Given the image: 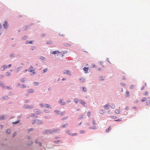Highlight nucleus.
Returning a JSON list of instances; mask_svg holds the SVG:
<instances>
[{"label": "nucleus", "instance_id": "obj_1", "mask_svg": "<svg viewBox=\"0 0 150 150\" xmlns=\"http://www.w3.org/2000/svg\"><path fill=\"white\" fill-rule=\"evenodd\" d=\"M42 123V122L41 120L35 119L34 120L33 122V124L40 125Z\"/></svg>", "mask_w": 150, "mask_h": 150}, {"label": "nucleus", "instance_id": "obj_2", "mask_svg": "<svg viewBox=\"0 0 150 150\" xmlns=\"http://www.w3.org/2000/svg\"><path fill=\"white\" fill-rule=\"evenodd\" d=\"M60 129L56 128L54 129L53 130H52V134H53L55 133H58L59 132Z\"/></svg>", "mask_w": 150, "mask_h": 150}, {"label": "nucleus", "instance_id": "obj_3", "mask_svg": "<svg viewBox=\"0 0 150 150\" xmlns=\"http://www.w3.org/2000/svg\"><path fill=\"white\" fill-rule=\"evenodd\" d=\"M67 132L68 134L69 135L72 136L76 135L77 134V133H72L71 131L69 130H67Z\"/></svg>", "mask_w": 150, "mask_h": 150}, {"label": "nucleus", "instance_id": "obj_4", "mask_svg": "<svg viewBox=\"0 0 150 150\" xmlns=\"http://www.w3.org/2000/svg\"><path fill=\"white\" fill-rule=\"evenodd\" d=\"M52 130H46L45 131V133L47 134H52Z\"/></svg>", "mask_w": 150, "mask_h": 150}, {"label": "nucleus", "instance_id": "obj_5", "mask_svg": "<svg viewBox=\"0 0 150 150\" xmlns=\"http://www.w3.org/2000/svg\"><path fill=\"white\" fill-rule=\"evenodd\" d=\"M3 25L5 28L6 29L7 28L8 25L7 22L6 21H5Z\"/></svg>", "mask_w": 150, "mask_h": 150}, {"label": "nucleus", "instance_id": "obj_6", "mask_svg": "<svg viewBox=\"0 0 150 150\" xmlns=\"http://www.w3.org/2000/svg\"><path fill=\"white\" fill-rule=\"evenodd\" d=\"M34 112L36 113V114H40V110L38 109L35 110H34Z\"/></svg>", "mask_w": 150, "mask_h": 150}, {"label": "nucleus", "instance_id": "obj_7", "mask_svg": "<svg viewBox=\"0 0 150 150\" xmlns=\"http://www.w3.org/2000/svg\"><path fill=\"white\" fill-rule=\"evenodd\" d=\"M35 69H33V66H31L30 67V68L29 69V72H32L33 71H34Z\"/></svg>", "mask_w": 150, "mask_h": 150}, {"label": "nucleus", "instance_id": "obj_8", "mask_svg": "<svg viewBox=\"0 0 150 150\" xmlns=\"http://www.w3.org/2000/svg\"><path fill=\"white\" fill-rule=\"evenodd\" d=\"M27 92L28 93H32L34 92V90L32 89H29L28 90Z\"/></svg>", "mask_w": 150, "mask_h": 150}, {"label": "nucleus", "instance_id": "obj_9", "mask_svg": "<svg viewBox=\"0 0 150 150\" xmlns=\"http://www.w3.org/2000/svg\"><path fill=\"white\" fill-rule=\"evenodd\" d=\"M64 74H68L69 75H71L70 72L69 70H67L66 71H64Z\"/></svg>", "mask_w": 150, "mask_h": 150}, {"label": "nucleus", "instance_id": "obj_10", "mask_svg": "<svg viewBox=\"0 0 150 150\" xmlns=\"http://www.w3.org/2000/svg\"><path fill=\"white\" fill-rule=\"evenodd\" d=\"M109 104H108L104 106V108L105 109H106V110H108L109 109Z\"/></svg>", "mask_w": 150, "mask_h": 150}, {"label": "nucleus", "instance_id": "obj_11", "mask_svg": "<svg viewBox=\"0 0 150 150\" xmlns=\"http://www.w3.org/2000/svg\"><path fill=\"white\" fill-rule=\"evenodd\" d=\"M60 52H59L58 51H54L52 53V54H58V53Z\"/></svg>", "mask_w": 150, "mask_h": 150}, {"label": "nucleus", "instance_id": "obj_12", "mask_svg": "<svg viewBox=\"0 0 150 150\" xmlns=\"http://www.w3.org/2000/svg\"><path fill=\"white\" fill-rule=\"evenodd\" d=\"M120 110L119 109H117L115 110V112L116 114H119L120 113Z\"/></svg>", "mask_w": 150, "mask_h": 150}, {"label": "nucleus", "instance_id": "obj_13", "mask_svg": "<svg viewBox=\"0 0 150 150\" xmlns=\"http://www.w3.org/2000/svg\"><path fill=\"white\" fill-rule=\"evenodd\" d=\"M0 86L4 88H5V86L4 84L1 82H0Z\"/></svg>", "mask_w": 150, "mask_h": 150}, {"label": "nucleus", "instance_id": "obj_14", "mask_svg": "<svg viewBox=\"0 0 150 150\" xmlns=\"http://www.w3.org/2000/svg\"><path fill=\"white\" fill-rule=\"evenodd\" d=\"M8 67H7V66H6V65H4L3 66V67H1V69H2V70H4V69H6V68H7Z\"/></svg>", "mask_w": 150, "mask_h": 150}, {"label": "nucleus", "instance_id": "obj_15", "mask_svg": "<svg viewBox=\"0 0 150 150\" xmlns=\"http://www.w3.org/2000/svg\"><path fill=\"white\" fill-rule=\"evenodd\" d=\"M22 67H20L17 68L16 69V71L17 72H18L21 69H22Z\"/></svg>", "mask_w": 150, "mask_h": 150}, {"label": "nucleus", "instance_id": "obj_16", "mask_svg": "<svg viewBox=\"0 0 150 150\" xmlns=\"http://www.w3.org/2000/svg\"><path fill=\"white\" fill-rule=\"evenodd\" d=\"M129 96V92L128 91H126V93L125 96L126 97H128Z\"/></svg>", "mask_w": 150, "mask_h": 150}, {"label": "nucleus", "instance_id": "obj_17", "mask_svg": "<svg viewBox=\"0 0 150 150\" xmlns=\"http://www.w3.org/2000/svg\"><path fill=\"white\" fill-rule=\"evenodd\" d=\"M33 41H30V42L29 41H27L26 42V44H32L33 43Z\"/></svg>", "mask_w": 150, "mask_h": 150}, {"label": "nucleus", "instance_id": "obj_18", "mask_svg": "<svg viewBox=\"0 0 150 150\" xmlns=\"http://www.w3.org/2000/svg\"><path fill=\"white\" fill-rule=\"evenodd\" d=\"M146 98L145 97L143 98L142 99H141V101L142 102H144L146 101Z\"/></svg>", "mask_w": 150, "mask_h": 150}, {"label": "nucleus", "instance_id": "obj_19", "mask_svg": "<svg viewBox=\"0 0 150 150\" xmlns=\"http://www.w3.org/2000/svg\"><path fill=\"white\" fill-rule=\"evenodd\" d=\"M88 68L87 67H84L83 68V70L86 72L87 71H88Z\"/></svg>", "mask_w": 150, "mask_h": 150}, {"label": "nucleus", "instance_id": "obj_20", "mask_svg": "<svg viewBox=\"0 0 150 150\" xmlns=\"http://www.w3.org/2000/svg\"><path fill=\"white\" fill-rule=\"evenodd\" d=\"M100 113L102 114H103L104 113V110H100Z\"/></svg>", "mask_w": 150, "mask_h": 150}, {"label": "nucleus", "instance_id": "obj_21", "mask_svg": "<svg viewBox=\"0 0 150 150\" xmlns=\"http://www.w3.org/2000/svg\"><path fill=\"white\" fill-rule=\"evenodd\" d=\"M111 129L110 127V126L108 129H106V132H108Z\"/></svg>", "mask_w": 150, "mask_h": 150}, {"label": "nucleus", "instance_id": "obj_22", "mask_svg": "<svg viewBox=\"0 0 150 150\" xmlns=\"http://www.w3.org/2000/svg\"><path fill=\"white\" fill-rule=\"evenodd\" d=\"M19 123V121L18 120V121H16V122H13V125H15V124H18V123Z\"/></svg>", "mask_w": 150, "mask_h": 150}, {"label": "nucleus", "instance_id": "obj_23", "mask_svg": "<svg viewBox=\"0 0 150 150\" xmlns=\"http://www.w3.org/2000/svg\"><path fill=\"white\" fill-rule=\"evenodd\" d=\"M5 117L4 115H2L0 117V120H4L5 119Z\"/></svg>", "mask_w": 150, "mask_h": 150}, {"label": "nucleus", "instance_id": "obj_24", "mask_svg": "<svg viewBox=\"0 0 150 150\" xmlns=\"http://www.w3.org/2000/svg\"><path fill=\"white\" fill-rule=\"evenodd\" d=\"M59 103H61V105H64L65 104V103H62V100H60Z\"/></svg>", "mask_w": 150, "mask_h": 150}, {"label": "nucleus", "instance_id": "obj_25", "mask_svg": "<svg viewBox=\"0 0 150 150\" xmlns=\"http://www.w3.org/2000/svg\"><path fill=\"white\" fill-rule=\"evenodd\" d=\"M146 104L147 105H150V101L148 100L146 102Z\"/></svg>", "mask_w": 150, "mask_h": 150}, {"label": "nucleus", "instance_id": "obj_26", "mask_svg": "<svg viewBox=\"0 0 150 150\" xmlns=\"http://www.w3.org/2000/svg\"><path fill=\"white\" fill-rule=\"evenodd\" d=\"M111 107L112 108H114L115 107V105L114 104H112L111 105Z\"/></svg>", "mask_w": 150, "mask_h": 150}, {"label": "nucleus", "instance_id": "obj_27", "mask_svg": "<svg viewBox=\"0 0 150 150\" xmlns=\"http://www.w3.org/2000/svg\"><path fill=\"white\" fill-rule=\"evenodd\" d=\"M67 124H66L64 125H63L61 126V127H62V128L65 127H66L67 126Z\"/></svg>", "mask_w": 150, "mask_h": 150}, {"label": "nucleus", "instance_id": "obj_28", "mask_svg": "<svg viewBox=\"0 0 150 150\" xmlns=\"http://www.w3.org/2000/svg\"><path fill=\"white\" fill-rule=\"evenodd\" d=\"M6 132L8 134H9L11 133L10 130L9 129H8L7 131Z\"/></svg>", "mask_w": 150, "mask_h": 150}, {"label": "nucleus", "instance_id": "obj_29", "mask_svg": "<svg viewBox=\"0 0 150 150\" xmlns=\"http://www.w3.org/2000/svg\"><path fill=\"white\" fill-rule=\"evenodd\" d=\"M38 84H39L37 82L35 81L33 82V84L35 85H38Z\"/></svg>", "mask_w": 150, "mask_h": 150}, {"label": "nucleus", "instance_id": "obj_30", "mask_svg": "<svg viewBox=\"0 0 150 150\" xmlns=\"http://www.w3.org/2000/svg\"><path fill=\"white\" fill-rule=\"evenodd\" d=\"M93 125H96L95 120H93Z\"/></svg>", "mask_w": 150, "mask_h": 150}, {"label": "nucleus", "instance_id": "obj_31", "mask_svg": "<svg viewBox=\"0 0 150 150\" xmlns=\"http://www.w3.org/2000/svg\"><path fill=\"white\" fill-rule=\"evenodd\" d=\"M50 105L48 104H46L45 105V107L46 108H49V107Z\"/></svg>", "mask_w": 150, "mask_h": 150}, {"label": "nucleus", "instance_id": "obj_32", "mask_svg": "<svg viewBox=\"0 0 150 150\" xmlns=\"http://www.w3.org/2000/svg\"><path fill=\"white\" fill-rule=\"evenodd\" d=\"M90 114H91V112H90L88 111L87 112V115L88 116V117H89L90 116Z\"/></svg>", "mask_w": 150, "mask_h": 150}, {"label": "nucleus", "instance_id": "obj_33", "mask_svg": "<svg viewBox=\"0 0 150 150\" xmlns=\"http://www.w3.org/2000/svg\"><path fill=\"white\" fill-rule=\"evenodd\" d=\"M33 128L30 129H28V131L29 132H30L31 131H33Z\"/></svg>", "mask_w": 150, "mask_h": 150}, {"label": "nucleus", "instance_id": "obj_34", "mask_svg": "<svg viewBox=\"0 0 150 150\" xmlns=\"http://www.w3.org/2000/svg\"><path fill=\"white\" fill-rule=\"evenodd\" d=\"M10 75L11 74L9 72H6V75L7 76H8Z\"/></svg>", "mask_w": 150, "mask_h": 150}, {"label": "nucleus", "instance_id": "obj_35", "mask_svg": "<svg viewBox=\"0 0 150 150\" xmlns=\"http://www.w3.org/2000/svg\"><path fill=\"white\" fill-rule=\"evenodd\" d=\"M25 81V78H23V79L21 80V81L22 82L24 83Z\"/></svg>", "mask_w": 150, "mask_h": 150}, {"label": "nucleus", "instance_id": "obj_36", "mask_svg": "<svg viewBox=\"0 0 150 150\" xmlns=\"http://www.w3.org/2000/svg\"><path fill=\"white\" fill-rule=\"evenodd\" d=\"M83 89L84 91H86V88L84 87H83Z\"/></svg>", "mask_w": 150, "mask_h": 150}, {"label": "nucleus", "instance_id": "obj_37", "mask_svg": "<svg viewBox=\"0 0 150 150\" xmlns=\"http://www.w3.org/2000/svg\"><path fill=\"white\" fill-rule=\"evenodd\" d=\"M81 103L82 104H83V105H84L85 104V103L83 101H81Z\"/></svg>", "mask_w": 150, "mask_h": 150}, {"label": "nucleus", "instance_id": "obj_38", "mask_svg": "<svg viewBox=\"0 0 150 150\" xmlns=\"http://www.w3.org/2000/svg\"><path fill=\"white\" fill-rule=\"evenodd\" d=\"M110 117L114 119H116V118H117V117L116 116H111Z\"/></svg>", "mask_w": 150, "mask_h": 150}, {"label": "nucleus", "instance_id": "obj_39", "mask_svg": "<svg viewBox=\"0 0 150 150\" xmlns=\"http://www.w3.org/2000/svg\"><path fill=\"white\" fill-rule=\"evenodd\" d=\"M148 92L147 91H146V92H145V93H144L143 94V95H148Z\"/></svg>", "mask_w": 150, "mask_h": 150}, {"label": "nucleus", "instance_id": "obj_40", "mask_svg": "<svg viewBox=\"0 0 150 150\" xmlns=\"http://www.w3.org/2000/svg\"><path fill=\"white\" fill-rule=\"evenodd\" d=\"M103 77H101V76H100V77L99 78V79L100 80H103Z\"/></svg>", "mask_w": 150, "mask_h": 150}, {"label": "nucleus", "instance_id": "obj_41", "mask_svg": "<svg viewBox=\"0 0 150 150\" xmlns=\"http://www.w3.org/2000/svg\"><path fill=\"white\" fill-rule=\"evenodd\" d=\"M74 101L76 103H78V100L76 99H74Z\"/></svg>", "mask_w": 150, "mask_h": 150}, {"label": "nucleus", "instance_id": "obj_42", "mask_svg": "<svg viewBox=\"0 0 150 150\" xmlns=\"http://www.w3.org/2000/svg\"><path fill=\"white\" fill-rule=\"evenodd\" d=\"M64 45L67 46H70V44H65Z\"/></svg>", "mask_w": 150, "mask_h": 150}, {"label": "nucleus", "instance_id": "obj_43", "mask_svg": "<svg viewBox=\"0 0 150 150\" xmlns=\"http://www.w3.org/2000/svg\"><path fill=\"white\" fill-rule=\"evenodd\" d=\"M40 105L42 107H45V105H43L42 104H41Z\"/></svg>", "mask_w": 150, "mask_h": 150}, {"label": "nucleus", "instance_id": "obj_44", "mask_svg": "<svg viewBox=\"0 0 150 150\" xmlns=\"http://www.w3.org/2000/svg\"><path fill=\"white\" fill-rule=\"evenodd\" d=\"M133 87H134V86L132 85L130 86V88L131 89H132L133 88Z\"/></svg>", "mask_w": 150, "mask_h": 150}, {"label": "nucleus", "instance_id": "obj_45", "mask_svg": "<svg viewBox=\"0 0 150 150\" xmlns=\"http://www.w3.org/2000/svg\"><path fill=\"white\" fill-rule=\"evenodd\" d=\"M40 59H41L42 60H45V58L44 57H40Z\"/></svg>", "mask_w": 150, "mask_h": 150}, {"label": "nucleus", "instance_id": "obj_46", "mask_svg": "<svg viewBox=\"0 0 150 150\" xmlns=\"http://www.w3.org/2000/svg\"><path fill=\"white\" fill-rule=\"evenodd\" d=\"M115 121L118 122V121H121V120L120 119H118L117 120H115Z\"/></svg>", "mask_w": 150, "mask_h": 150}, {"label": "nucleus", "instance_id": "obj_47", "mask_svg": "<svg viewBox=\"0 0 150 150\" xmlns=\"http://www.w3.org/2000/svg\"><path fill=\"white\" fill-rule=\"evenodd\" d=\"M47 69H44L43 70L44 73L46 72L47 71Z\"/></svg>", "mask_w": 150, "mask_h": 150}, {"label": "nucleus", "instance_id": "obj_48", "mask_svg": "<svg viewBox=\"0 0 150 150\" xmlns=\"http://www.w3.org/2000/svg\"><path fill=\"white\" fill-rule=\"evenodd\" d=\"M92 129H97V128L96 127H93L92 128Z\"/></svg>", "mask_w": 150, "mask_h": 150}, {"label": "nucleus", "instance_id": "obj_49", "mask_svg": "<svg viewBox=\"0 0 150 150\" xmlns=\"http://www.w3.org/2000/svg\"><path fill=\"white\" fill-rule=\"evenodd\" d=\"M125 109L127 110H128L129 109V108L128 107H126L125 108Z\"/></svg>", "mask_w": 150, "mask_h": 150}, {"label": "nucleus", "instance_id": "obj_50", "mask_svg": "<svg viewBox=\"0 0 150 150\" xmlns=\"http://www.w3.org/2000/svg\"><path fill=\"white\" fill-rule=\"evenodd\" d=\"M32 50H35V47H32Z\"/></svg>", "mask_w": 150, "mask_h": 150}, {"label": "nucleus", "instance_id": "obj_51", "mask_svg": "<svg viewBox=\"0 0 150 150\" xmlns=\"http://www.w3.org/2000/svg\"><path fill=\"white\" fill-rule=\"evenodd\" d=\"M21 87L22 88H25V87H26V86H24V85H21Z\"/></svg>", "mask_w": 150, "mask_h": 150}, {"label": "nucleus", "instance_id": "obj_52", "mask_svg": "<svg viewBox=\"0 0 150 150\" xmlns=\"http://www.w3.org/2000/svg\"><path fill=\"white\" fill-rule=\"evenodd\" d=\"M83 118V116L82 115H81L80 117H79V119H82V118Z\"/></svg>", "mask_w": 150, "mask_h": 150}, {"label": "nucleus", "instance_id": "obj_53", "mask_svg": "<svg viewBox=\"0 0 150 150\" xmlns=\"http://www.w3.org/2000/svg\"><path fill=\"white\" fill-rule=\"evenodd\" d=\"M84 131H83V130H81V131H80V133H84Z\"/></svg>", "mask_w": 150, "mask_h": 150}, {"label": "nucleus", "instance_id": "obj_54", "mask_svg": "<svg viewBox=\"0 0 150 150\" xmlns=\"http://www.w3.org/2000/svg\"><path fill=\"white\" fill-rule=\"evenodd\" d=\"M35 74V71H33V72L31 74V75H32L34 74Z\"/></svg>", "mask_w": 150, "mask_h": 150}, {"label": "nucleus", "instance_id": "obj_55", "mask_svg": "<svg viewBox=\"0 0 150 150\" xmlns=\"http://www.w3.org/2000/svg\"><path fill=\"white\" fill-rule=\"evenodd\" d=\"M14 55L13 54H11L10 55V57H14Z\"/></svg>", "mask_w": 150, "mask_h": 150}, {"label": "nucleus", "instance_id": "obj_56", "mask_svg": "<svg viewBox=\"0 0 150 150\" xmlns=\"http://www.w3.org/2000/svg\"><path fill=\"white\" fill-rule=\"evenodd\" d=\"M80 80L81 81V82H83V81H84V80H83V79H80Z\"/></svg>", "mask_w": 150, "mask_h": 150}, {"label": "nucleus", "instance_id": "obj_57", "mask_svg": "<svg viewBox=\"0 0 150 150\" xmlns=\"http://www.w3.org/2000/svg\"><path fill=\"white\" fill-rule=\"evenodd\" d=\"M16 132H14L13 135V137H14L16 135Z\"/></svg>", "mask_w": 150, "mask_h": 150}, {"label": "nucleus", "instance_id": "obj_58", "mask_svg": "<svg viewBox=\"0 0 150 150\" xmlns=\"http://www.w3.org/2000/svg\"><path fill=\"white\" fill-rule=\"evenodd\" d=\"M47 43L48 44H50L51 43V42L50 41V42H47Z\"/></svg>", "mask_w": 150, "mask_h": 150}, {"label": "nucleus", "instance_id": "obj_59", "mask_svg": "<svg viewBox=\"0 0 150 150\" xmlns=\"http://www.w3.org/2000/svg\"><path fill=\"white\" fill-rule=\"evenodd\" d=\"M7 98V96H6L5 97V98L4 97H3L2 98V99H6V98Z\"/></svg>", "mask_w": 150, "mask_h": 150}, {"label": "nucleus", "instance_id": "obj_60", "mask_svg": "<svg viewBox=\"0 0 150 150\" xmlns=\"http://www.w3.org/2000/svg\"><path fill=\"white\" fill-rule=\"evenodd\" d=\"M67 117H66L65 118H62V120H65L66 119H67Z\"/></svg>", "mask_w": 150, "mask_h": 150}, {"label": "nucleus", "instance_id": "obj_61", "mask_svg": "<svg viewBox=\"0 0 150 150\" xmlns=\"http://www.w3.org/2000/svg\"><path fill=\"white\" fill-rule=\"evenodd\" d=\"M138 101L137 100H136V101H135L134 102V103H138Z\"/></svg>", "mask_w": 150, "mask_h": 150}, {"label": "nucleus", "instance_id": "obj_62", "mask_svg": "<svg viewBox=\"0 0 150 150\" xmlns=\"http://www.w3.org/2000/svg\"><path fill=\"white\" fill-rule=\"evenodd\" d=\"M45 112H47V113H48L49 112V111L48 110H45Z\"/></svg>", "mask_w": 150, "mask_h": 150}, {"label": "nucleus", "instance_id": "obj_63", "mask_svg": "<svg viewBox=\"0 0 150 150\" xmlns=\"http://www.w3.org/2000/svg\"><path fill=\"white\" fill-rule=\"evenodd\" d=\"M39 144L40 146H42V144H41V143H40V142L39 143Z\"/></svg>", "mask_w": 150, "mask_h": 150}, {"label": "nucleus", "instance_id": "obj_64", "mask_svg": "<svg viewBox=\"0 0 150 150\" xmlns=\"http://www.w3.org/2000/svg\"><path fill=\"white\" fill-rule=\"evenodd\" d=\"M11 66V64H10L8 65L9 67H10Z\"/></svg>", "mask_w": 150, "mask_h": 150}]
</instances>
